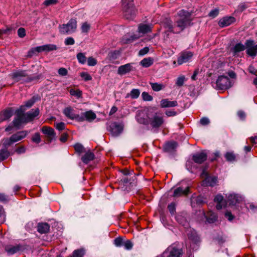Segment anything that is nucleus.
Returning <instances> with one entry per match:
<instances>
[{"label":"nucleus","mask_w":257,"mask_h":257,"mask_svg":"<svg viewBox=\"0 0 257 257\" xmlns=\"http://www.w3.org/2000/svg\"><path fill=\"white\" fill-rule=\"evenodd\" d=\"M178 15L179 19L177 20L176 25L174 27H173L171 21L166 20L165 27L168 31L178 33L190 25L192 21L190 13L184 10H181L179 11Z\"/></svg>","instance_id":"1"},{"label":"nucleus","mask_w":257,"mask_h":257,"mask_svg":"<svg viewBox=\"0 0 257 257\" xmlns=\"http://www.w3.org/2000/svg\"><path fill=\"white\" fill-rule=\"evenodd\" d=\"M176 219L179 224L184 226L185 228H187L186 233L188 237V239L193 244H196L199 241V237L194 229L191 228H188L189 224L185 217L182 214H178L176 216Z\"/></svg>","instance_id":"2"},{"label":"nucleus","mask_w":257,"mask_h":257,"mask_svg":"<svg viewBox=\"0 0 257 257\" xmlns=\"http://www.w3.org/2000/svg\"><path fill=\"white\" fill-rule=\"evenodd\" d=\"M122 11L126 19H132L136 14V10L134 6L133 0H122Z\"/></svg>","instance_id":"3"},{"label":"nucleus","mask_w":257,"mask_h":257,"mask_svg":"<svg viewBox=\"0 0 257 257\" xmlns=\"http://www.w3.org/2000/svg\"><path fill=\"white\" fill-rule=\"evenodd\" d=\"M77 21L74 19H71L66 24L60 25L59 31L61 34L67 35L74 33L77 29Z\"/></svg>","instance_id":"4"},{"label":"nucleus","mask_w":257,"mask_h":257,"mask_svg":"<svg viewBox=\"0 0 257 257\" xmlns=\"http://www.w3.org/2000/svg\"><path fill=\"white\" fill-rule=\"evenodd\" d=\"M233 83L227 76H220L213 86L217 90H225L231 87Z\"/></svg>","instance_id":"5"},{"label":"nucleus","mask_w":257,"mask_h":257,"mask_svg":"<svg viewBox=\"0 0 257 257\" xmlns=\"http://www.w3.org/2000/svg\"><path fill=\"white\" fill-rule=\"evenodd\" d=\"M28 135L27 131H21L13 135L10 138L3 140V144L6 147L10 146L13 144L19 142L25 138Z\"/></svg>","instance_id":"6"},{"label":"nucleus","mask_w":257,"mask_h":257,"mask_svg":"<svg viewBox=\"0 0 257 257\" xmlns=\"http://www.w3.org/2000/svg\"><path fill=\"white\" fill-rule=\"evenodd\" d=\"M152 112V109L149 108L138 110L136 115L137 121L141 124H149Z\"/></svg>","instance_id":"7"},{"label":"nucleus","mask_w":257,"mask_h":257,"mask_svg":"<svg viewBox=\"0 0 257 257\" xmlns=\"http://www.w3.org/2000/svg\"><path fill=\"white\" fill-rule=\"evenodd\" d=\"M12 76L15 81H21L22 83L30 82L34 79L33 77L29 76L25 71H17L13 73Z\"/></svg>","instance_id":"8"},{"label":"nucleus","mask_w":257,"mask_h":257,"mask_svg":"<svg viewBox=\"0 0 257 257\" xmlns=\"http://www.w3.org/2000/svg\"><path fill=\"white\" fill-rule=\"evenodd\" d=\"M200 176L203 179L202 182L203 186L213 187L217 184V178L214 176H209L208 173L204 170H203Z\"/></svg>","instance_id":"9"},{"label":"nucleus","mask_w":257,"mask_h":257,"mask_svg":"<svg viewBox=\"0 0 257 257\" xmlns=\"http://www.w3.org/2000/svg\"><path fill=\"white\" fill-rule=\"evenodd\" d=\"M246 52L247 54L252 57H254L257 54V44L254 45L252 40H248L245 42Z\"/></svg>","instance_id":"10"},{"label":"nucleus","mask_w":257,"mask_h":257,"mask_svg":"<svg viewBox=\"0 0 257 257\" xmlns=\"http://www.w3.org/2000/svg\"><path fill=\"white\" fill-rule=\"evenodd\" d=\"M163 122L164 120L162 116L156 113L153 114V112L151 113L149 123L152 127H159L163 124Z\"/></svg>","instance_id":"11"},{"label":"nucleus","mask_w":257,"mask_h":257,"mask_svg":"<svg viewBox=\"0 0 257 257\" xmlns=\"http://www.w3.org/2000/svg\"><path fill=\"white\" fill-rule=\"evenodd\" d=\"M17 116L13 121V123L15 127L19 128L22 123H27V121L23 113L20 110L17 111Z\"/></svg>","instance_id":"12"},{"label":"nucleus","mask_w":257,"mask_h":257,"mask_svg":"<svg viewBox=\"0 0 257 257\" xmlns=\"http://www.w3.org/2000/svg\"><path fill=\"white\" fill-rule=\"evenodd\" d=\"M63 112L66 116L71 119H76L79 121H84V118L82 117H79V115L76 114L74 110L70 107L65 108Z\"/></svg>","instance_id":"13"},{"label":"nucleus","mask_w":257,"mask_h":257,"mask_svg":"<svg viewBox=\"0 0 257 257\" xmlns=\"http://www.w3.org/2000/svg\"><path fill=\"white\" fill-rule=\"evenodd\" d=\"M133 63H127L121 65L118 68L117 73L120 75H123L134 70Z\"/></svg>","instance_id":"14"},{"label":"nucleus","mask_w":257,"mask_h":257,"mask_svg":"<svg viewBox=\"0 0 257 257\" xmlns=\"http://www.w3.org/2000/svg\"><path fill=\"white\" fill-rule=\"evenodd\" d=\"M229 205H235L242 200V197L238 194L230 193L226 195Z\"/></svg>","instance_id":"15"},{"label":"nucleus","mask_w":257,"mask_h":257,"mask_svg":"<svg viewBox=\"0 0 257 257\" xmlns=\"http://www.w3.org/2000/svg\"><path fill=\"white\" fill-rule=\"evenodd\" d=\"M192 54L189 52H185L182 53L178 58L177 62L179 65L186 63L192 57Z\"/></svg>","instance_id":"16"},{"label":"nucleus","mask_w":257,"mask_h":257,"mask_svg":"<svg viewBox=\"0 0 257 257\" xmlns=\"http://www.w3.org/2000/svg\"><path fill=\"white\" fill-rule=\"evenodd\" d=\"M235 21V19L233 17H225L219 20L218 24L221 27H225L234 23Z\"/></svg>","instance_id":"17"},{"label":"nucleus","mask_w":257,"mask_h":257,"mask_svg":"<svg viewBox=\"0 0 257 257\" xmlns=\"http://www.w3.org/2000/svg\"><path fill=\"white\" fill-rule=\"evenodd\" d=\"M39 114V109L37 108L36 109H32L26 113H23L24 117H25L27 122L32 121L35 117Z\"/></svg>","instance_id":"18"},{"label":"nucleus","mask_w":257,"mask_h":257,"mask_svg":"<svg viewBox=\"0 0 257 257\" xmlns=\"http://www.w3.org/2000/svg\"><path fill=\"white\" fill-rule=\"evenodd\" d=\"M123 127L116 122H114L110 125V131L113 136H118L122 131Z\"/></svg>","instance_id":"19"},{"label":"nucleus","mask_w":257,"mask_h":257,"mask_svg":"<svg viewBox=\"0 0 257 257\" xmlns=\"http://www.w3.org/2000/svg\"><path fill=\"white\" fill-rule=\"evenodd\" d=\"M214 201L216 203V208L218 210L222 209L226 205L223 196L220 194H218L215 197Z\"/></svg>","instance_id":"20"},{"label":"nucleus","mask_w":257,"mask_h":257,"mask_svg":"<svg viewBox=\"0 0 257 257\" xmlns=\"http://www.w3.org/2000/svg\"><path fill=\"white\" fill-rule=\"evenodd\" d=\"M207 155L204 152L198 153L193 156V161L198 164H201L206 160Z\"/></svg>","instance_id":"21"},{"label":"nucleus","mask_w":257,"mask_h":257,"mask_svg":"<svg viewBox=\"0 0 257 257\" xmlns=\"http://www.w3.org/2000/svg\"><path fill=\"white\" fill-rule=\"evenodd\" d=\"M41 131L42 133L46 135L51 141L55 137L56 134L53 128L48 126H43Z\"/></svg>","instance_id":"22"},{"label":"nucleus","mask_w":257,"mask_h":257,"mask_svg":"<svg viewBox=\"0 0 257 257\" xmlns=\"http://www.w3.org/2000/svg\"><path fill=\"white\" fill-rule=\"evenodd\" d=\"M201 214L203 215L204 217L208 223H213L217 219V216L216 214L211 211H209L206 213H205L202 211Z\"/></svg>","instance_id":"23"},{"label":"nucleus","mask_w":257,"mask_h":257,"mask_svg":"<svg viewBox=\"0 0 257 257\" xmlns=\"http://www.w3.org/2000/svg\"><path fill=\"white\" fill-rule=\"evenodd\" d=\"M79 117H82L84 118V120H86L88 121H92L96 118V115L92 110H89L82 113Z\"/></svg>","instance_id":"24"},{"label":"nucleus","mask_w":257,"mask_h":257,"mask_svg":"<svg viewBox=\"0 0 257 257\" xmlns=\"http://www.w3.org/2000/svg\"><path fill=\"white\" fill-rule=\"evenodd\" d=\"M21 247L19 245H7L5 247L6 252L9 255L14 254L21 250Z\"/></svg>","instance_id":"25"},{"label":"nucleus","mask_w":257,"mask_h":257,"mask_svg":"<svg viewBox=\"0 0 257 257\" xmlns=\"http://www.w3.org/2000/svg\"><path fill=\"white\" fill-rule=\"evenodd\" d=\"M177 105L176 101H169L168 99H163L160 101V106L162 108L172 107Z\"/></svg>","instance_id":"26"},{"label":"nucleus","mask_w":257,"mask_h":257,"mask_svg":"<svg viewBox=\"0 0 257 257\" xmlns=\"http://www.w3.org/2000/svg\"><path fill=\"white\" fill-rule=\"evenodd\" d=\"M152 30V26L150 25L141 24L139 25L138 27V32L139 34H145L151 32Z\"/></svg>","instance_id":"27"},{"label":"nucleus","mask_w":257,"mask_h":257,"mask_svg":"<svg viewBox=\"0 0 257 257\" xmlns=\"http://www.w3.org/2000/svg\"><path fill=\"white\" fill-rule=\"evenodd\" d=\"M37 230L41 233H46L50 229V226L47 223H39L38 225Z\"/></svg>","instance_id":"28"},{"label":"nucleus","mask_w":257,"mask_h":257,"mask_svg":"<svg viewBox=\"0 0 257 257\" xmlns=\"http://www.w3.org/2000/svg\"><path fill=\"white\" fill-rule=\"evenodd\" d=\"M245 46L241 43L236 44L231 49V51L233 53V55H237V53L243 51L245 49Z\"/></svg>","instance_id":"29"},{"label":"nucleus","mask_w":257,"mask_h":257,"mask_svg":"<svg viewBox=\"0 0 257 257\" xmlns=\"http://www.w3.org/2000/svg\"><path fill=\"white\" fill-rule=\"evenodd\" d=\"M188 192V188L183 189L182 187H178L176 188L174 191L173 196L177 197L183 194H187Z\"/></svg>","instance_id":"30"},{"label":"nucleus","mask_w":257,"mask_h":257,"mask_svg":"<svg viewBox=\"0 0 257 257\" xmlns=\"http://www.w3.org/2000/svg\"><path fill=\"white\" fill-rule=\"evenodd\" d=\"M154 59L152 58L148 57L143 59L140 63L144 67H149L153 64Z\"/></svg>","instance_id":"31"},{"label":"nucleus","mask_w":257,"mask_h":257,"mask_svg":"<svg viewBox=\"0 0 257 257\" xmlns=\"http://www.w3.org/2000/svg\"><path fill=\"white\" fill-rule=\"evenodd\" d=\"M94 158V154L92 153L89 152L86 153L84 156L82 157V160L84 163L87 164L89 161L92 160Z\"/></svg>","instance_id":"32"},{"label":"nucleus","mask_w":257,"mask_h":257,"mask_svg":"<svg viewBox=\"0 0 257 257\" xmlns=\"http://www.w3.org/2000/svg\"><path fill=\"white\" fill-rule=\"evenodd\" d=\"M140 94V91L138 89H133L130 93L127 94L126 98L131 97L132 99L137 98Z\"/></svg>","instance_id":"33"},{"label":"nucleus","mask_w":257,"mask_h":257,"mask_svg":"<svg viewBox=\"0 0 257 257\" xmlns=\"http://www.w3.org/2000/svg\"><path fill=\"white\" fill-rule=\"evenodd\" d=\"M44 51V46H38L32 49L28 53V56L31 57L36 52L39 53Z\"/></svg>","instance_id":"34"},{"label":"nucleus","mask_w":257,"mask_h":257,"mask_svg":"<svg viewBox=\"0 0 257 257\" xmlns=\"http://www.w3.org/2000/svg\"><path fill=\"white\" fill-rule=\"evenodd\" d=\"M2 114L3 115L2 120H6L9 119L13 115V111L12 109H8L4 111Z\"/></svg>","instance_id":"35"},{"label":"nucleus","mask_w":257,"mask_h":257,"mask_svg":"<svg viewBox=\"0 0 257 257\" xmlns=\"http://www.w3.org/2000/svg\"><path fill=\"white\" fill-rule=\"evenodd\" d=\"M177 147V143L175 142H169L166 144L165 149L167 151H171L176 148Z\"/></svg>","instance_id":"36"},{"label":"nucleus","mask_w":257,"mask_h":257,"mask_svg":"<svg viewBox=\"0 0 257 257\" xmlns=\"http://www.w3.org/2000/svg\"><path fill=\"white\" fill-rule=\"evenodd\" d=\"M150 84L153 90L155 91H159L164 87V85L162 84L157 83H151Z\"/></svg>","instance_id":"37"},{"label":"nucleus","mask_w":257,"mask_h":257,"mask_svg":"<svg viewBox=\"0 0 257 257\" xmlns=\"http://www.w3.org/2000/svg\"><path fill=\"white\" fill-rule=\"evenodd\" d=\"M43 46L44 48V51L49 52L51 51L56 50L57 49V46L54 44H47L44 45Z\"/></svg>","instance_id":"38"},{"label":"nucleus","mask_w":257,"mask_h":257,"mask_svg":"<svg viewBox=\"0 0 257 257\" xmlns=\"http://www.w3.org/2000/svg\"><path fill=\"white\" fill-rule=\"evenodd\" d=\"M10 155L9 152L6 150H2L0 151V161H3L7 158Z\"/></svg>","instance_id":"39"},{"label":"nucleus","mask_w":257,"mask_h":257,"mask_svg":"<svg viewBox=\"0 0 257 257\" xmlns=\"http://www.w3.org/2000/svg\"><path fill=\"white\" fill-rule=\"evenodd\" d=\"M227 161L233 162L235 160V156L232 152H227L225 155Z\"/></svg>","instance_id":"40"},{"label":"nucleus","mask_w":257,"mask_h":257,"mask_svg":"<svg viewBox=\"0 0 257 257\" xmlns=\"http://www.w3.org/2000/svg\"><path fill=\"white\" fill-rule=\"evenodd\" d=\"M77 58L79 63L84 64L86 61V58L82 53H79L77 55Z\"/></svg>","instance_id":"41"},{"label":"nucleus","mask_w":257,"mask_h":257,"mask_svg":"<svg viewBox=\"0 0 257 257\" xmlns=\"http://www.w3.org/2000/svg\"><path fill=\"white\" fill-rule=\"evenodd\" d=\"M90 28V26L87 22H85L82 24L81 29V31L83 33H87Z\"/></svg>","instance_id":"42"},{"label":"nucleus","mask_w":257,"mask_h":257,"mask_svg":"<svg viewBox=\"0 0 257 257\" xmlns=\"http://www.w3.org/2000/svg\"><path fill=\"white\" fill-rule=\"evenodd\" d=\"M85 250L83 249L75 250L73 252V257H83Z\"/></svg>","instance_id":"43"},{"label":"nucleus","mask_w":257,"mask_h":257,"mask_svg":"<svg viewBox=\"0 0 257 257\" xmlns=\"http://www.w3.org/2000/svg\"><path fill=\"white\" fill-rule=\"evenodd\" d=\"M70 93L71 95L75 96L77 98H80L82 96V91L80 90H75L71 89L70 91Z\"/></svg>","instance_id":"44"},{"label":"nucleus","mask_w":257,"mask_h":257,"mask_svg":"<svg viewBox=\"0 0 257 257\" xmlns=\"http://www.w3.org/2000/svg\"><path fill=\"white\" fill-rule=\"evenodd\" d=\"M124 241L121 237H117L114 240V244L117 247H120L122 246Z\"/></svg>","instance_id":"45"},{"label":"nucleus","mask_w":257,"mask_h":257,"mask_svg":"<svg viewBox=\"0 0 257 257\" xmlns=\"http://www.w3.org/2000/svg\"><path fill=\"white\" fill-rule=\"evenodd\" d=\"M122 246L124 247L125 249L130 250L132 248L133 244L130 240H125L124 241Z\"/></svg>","instance_id":"46"},{"label":"nucleus","mask_w":257,"mask_h":257,"mask_svg":"<svg viewBox=\"0 0 257 257\" xmlns=\"http://www.w3.org/2000/svg\"><path fill=\"white\" fill-rule=\"evenodd\" d=\"M74 147L76 151L79 153H83L85 151L84 147L81 144H76Z\"/></svg>","instance_id":"47"},{"label":"nucleus","mask_w":257,"mask_h":257,"mask_svg":"<svg viewBox=\"0 0 257 257\" xmlns=\"http://www.w3.org/2000/svg\"><path fill=\"white\" fill-rule=\"evenodd\" d=\"M141 36H137L136 35H132L130 39H125V37L123 38V41L124 43H128L132 42L133 41L137 39Z\"/></svg>","instance_id":"48"},{"label":"nucleus","mask_w":257,"mask_h":257,"mask_svg":"<svg viewBox=\"0 0 257 257\" xmlns=\"http://www.w3.org/2000/svg\"><path fill=\"white\" fill-rule=\"evenodd\" d=\"M58 3V0H46L44 2V5L46 6H50L56 5Z\"/></svg>","instance_id":"49"},{"label":"nucleus","mask_w":257,"mask_h":257,"mask_svg":"<svg viewBox=\"0 0 257 257\" xmlns=\"http://www.w3.org/2000/svg\"><path fill=\"white\" fill-rule=\"evenodd\" d=\"M87 64L90 66H94L97 64V60L95 58L90 57L88 58Z\"/></svg>","instance_id":"50"},{"label":"nucleus","mask_w":257,"mask_h":257,"mask_svg":"<svg viewBox=\"0 0 257 257\" xmlns=\"http://www.w3.org/2000/svg\"><path fill=\"white\" fill-rule=\"evenodd\" d=\"M142 96L143 99L145 101H151L153 99L152 96L146 92H143L142 94Z\"/></svg>","instance_id":"51"},{"label":"nucleus","mask_w":257,"mask_h":257,"mask_svg":"<svg viewBox=\"0 0 257 257\" xmlns=\"http://www.w3.org/2000/svg\"><path fill=\"white\" fill-rule=\"evenodd\" d=\"M36 99L34 97H33L32 99L29 100L28 101L26 102L25 106H26L28 108L30 107L33 105ZM23 107H24V106H22L21 109H22Z\"/></svg>","instance_id":"52"},{"label":"nucleus","mask_w":257,"mask_h":257,"mask_svg":"<svg viewBox=\"0 0 257 257\" xmlns=\"http://www.w3.org/2000/svg\"><path fill=\"white\" fill-rule=\"evenodd\" d=\"M219 14V10L218 9H215L210 12L208 14V16L210 17L214 18L218 16Z\"/></svg>","instance_id":"53"},{"label":"nucleus","mask_w":257,"mask_h":257,"mask_svg":"<svg viewBox=\"0 0 257 257\" xmlns=\"http://www.w3.org/2000/svg\"><path fill=\"white\" fill-rule=\"evenodd\" d=\"M64 43L66 45H72L74 44V39L72 37H68L65 39Z\"/></svg>","instance_id":"54"},{"label":"nucleus","mask_w":257,"mask_h":257,"mask_svg":"<svg viewBox=\"0 0 257 257\" xmlns=\"http://www.w3.org/2000/svg\"><path fill=\"white\" fill-rule=\"evenodd\" d=\"M80 76L85 81L90 80L92 79L91 76L87 72H82Z\"/></svg>","instance_id":"55"},{"label":"nucleus","mask_w":257,"mask_h":257,"mask_svg":"<svg viewBox=\"0 0 257 257\" xmlns=\"http://www.w3.org/2000/svg\"><path fill=\"white\" fill-rule=\"evenodd\" d=\"M32 141L37 144L40 143L41 138L40 134L39 133H36L32 138Z\"/></svg>","instance_id":"56"},{"label":"nucleus","mask_w":257,"mask_h":257,"mask_svg":"<svg viewBox=\"0 0 257 257\" xmlns=\"http://www.w3.org/2000/svg\"><path fill=\"white\" fill-rule=\"evenodd\" d=\"M56 128L59 131H62L65 128V124L64 122H61L56 123L55 124Z\"/></svg>","instance_id":"57"},{"label":"nucleus","mask_w":257,"mask_h":257,"mask_svg":"<svg viewBox=\"0 0 257 257\" xmlns=\"http://www.w3.org/2000/svg\"><path fill=\"white\" fill-rule=\"evenodd\" d=\"M185 80V77L184 76L179 77L177 78L176 84L179 86H182Z\"/></svg>","instance_id":"58"},{"label":"nucleus","mask_w":257,"mask_h":257,"mask_svg":"<svg viewBox=\"0 0 257 257\" xmlns=\"http://www.w3.org/2000/svg\"><path fill=\"white\" fill-rule=\"evenodd\" d=\"M18 34L20 38L24 37L26 35L25 29L23 28H19L18 31Z\"/></svg>","instance_id":"59"},{"label":"nucleus","mask_w":257,"mask_h":257,"mask_svg":"<svg viewBox=\"0 0 257 257\" xmlns=\"http://www.w3.org/2000/svg\"><path fill=\"white\" fill-rule=\"evenodd\" d=\"M149 51V47H146L140 50L139 55L140 56H144L148 53Z\"/></svg>","instance_id":"60"},{"label":"nucleus","mask_w":257,"mask_h":257,"mask_svg":"<svg viewBox=\"0 0 257 257\" xmlns=\"http://www.w3.org/2000/svg\"><path fill=\"white\" fill-rule=\"evenodd\" d=\"M247 8V6L244 3L240 4L237 8V11L241 12Z\"/></svg>","instance_id":"61"},{"label":"nucleus","mask_w":257,"mask_h":257,"mask_svg":"<svg viewBox=\"0 0 257 257\" xmlns=\"http://www.w3.org/2000/svg\"><path fill=\"white\" fill-rule=\"evenodd\" d=\"M67 70L64 68H61L58 70V73L61 76H66L67 74Z\"/></svg>","instance_id":"62"},{"label":"nucleus","mask_w":257,"mask_h":257,"mask_svg":"<svg viewBox=\"0 0 257 257\" xmlns=\"http://www.w3.org/2000/svg\"><path fill=\"white\" fill-rule=\"evenodd\" d=\"M9 200V197L8 196L4 194L0 193V201L3 202H6Z\"/></svg>","instance_id":"63"},{"label":"nucleus","mask_w":257,"mask_h":257,"mask_svg":"<svg viewBox=\"0 0 257 257\" xmlns=\"http://www.w3.org/2000/svg\"><path fill=\"white\" fill-rule=\"evenodd\" d=\"M15 151L18 154H21L25 152L26 149L24 147L21 146L16 149Z\"/></svg>","instance_id":"64"}]
</instances>
